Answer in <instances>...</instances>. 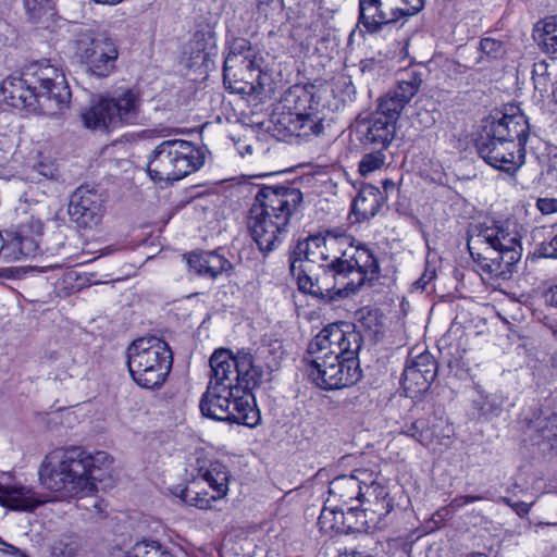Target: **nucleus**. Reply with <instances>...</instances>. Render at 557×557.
I'll list each match as a JSON object with an SVG mask.
<instances>
[{
	"mask_svg": "<svg viewBox=\"0 0 557 557\" xmlns=\"http://www.w3.org/2000/svg\"><path fill=\"white\" fill-rule=\"evenodd\" d=\"M321 263L317 269L300 267L297 284L300 292L321 298L348 296L377 278L380 263L374 251L342 233L321 234Z\"/></svg>",
	"mask_w": 557,
	"mask_h": 557,
	"instance_id": "1",
	"label": "nucleus"
},
{
	"mask_svg": "<svg viewBox=\"0 0 557 557\" xmlns=\"http://www.w3.org/2000/svg\"><path fill=\"white\" fill-rule=\"evenodd\" d=\"M362 335L350 323H332L309 343L308 375L321 389L336 391L355 385L362 375L358 354Z\"/></svg>",
	"mask_w": 557,
	"mask_h": 557,
	"instance_id": "2",
	"label": "nucleus"
},
{
	"mask_svg": "<svg viewBox=\"0 0 557 557\" xmlns=\"http://www.w3.org/2000/svg\"><path fill=\"white\" fill-rule=\"evenodd\" d=\"M106 451L94 454L78 446L49 451L38 468L40 484L61 497H84L97 491L98 471L111 466Z\"/></svg>",
	"mask_w": 557,
	"mask_h": 557,
	"instance_id": "3",
	"label": "nucleus"
},
{
	"mask_svg": "<svg viewBox=\"0 0 557 557\" xmlns=\"http://www.w3.org/2000/svg\"><path fill=\"white\" fill-rule=\"evenodd\" d=\"M302 201V194L290 186H263L249 210L248 230L263 252L274 250L284 239L290 216Z\"/></svg>",
	"mask_w": 557,
	"mask_h": 557,
	"instance_id": "4",
	"label": "nucleus"
},
{
	"mask_svg": "<svg viewBox=\"0 0 557 557\" xmlns=\"http://www.w3.org/2000/svg\"><path fill=\"white\" fill-rule=\"evenodd\" d=\"M70 99L64 74L47 61L30 64L22 76H9L0 85V102L17 109H35L45 102L61 108Z\"/></svg>",
	"mask_w": 557,
	"mask_h": 557,
	"instance_id": "5",
	"label": "nucleus"
},
{
	"mask_svg": "<svg viewBox=\"0 0 557 557\" xmlns=\"http://www.w3.org/2000/svg\"><path fill=\"white\" fill-rule=\"evenodd\" d=\"M467 245L481 275L488 280L509 278L522 256L518 232L499 222L476 225Z\"/></svg>",
	"mask_w": 557,
	"mask_h": 557,
	"instance_id": "6",
	"label": "nucleus"
},
{
	"mask_svg": "<svg viewBox=\"0 0 557 557\" xmlns=\"http://www.w3.org/2000/svg\"><path fill=\"white\" fill-rule=\"evenodd\" d=\"M199 407L205 417L216 421L248 428H256L261 421L252 393L231 383L224 370H211L210 382Z\"/></svg>",
	"mask_w": 557,
	"mask_h": 557,
	"instance_id": "7",
	"label": "nucleus"
},
{
	"mask_svg": "<svg viewBox=\"0 0 557 557\" xmlns=\"http://www.w3.org/2000/svg\"><path fill=\"white\" fill-rule=\"evenodd\" d=\"M203 164L205 153L200 147L189 140L170 139L154 148L147 172L153 182L170 183L197 172Z\"/></svg>",
	"mask_w": 557,
	"mask_h": 557,
	"instance_id": "8",
	"label": "nucleus"
},
{
	"mask_svg": "<svg viewBox=\"0 0 557 557\" xmlns=\"http://www.w3.org/2000/svg\"><path fill=\"white\" fill-rule=\"evenodd\" d=\"M271 352L269 346H261L253 354L248 349H239L235 354L228 349H218L210 358V367L211 370H224L231 383L251 393L262 383L265 371L278 366L276 359L268 360Z\"/></svg>",
	"mask_w": 557,
	"mask_h": 557,
	"instance_id": "9",
	"label": "nucleus"
},
{
	"mask_svg": "<svg viewBox=\"0 0 557 557\" xmlns=\"http://www.w3.org/2000/svg\"><path fill=\"white\" fill-rule=\"evenodd\" d=\"M127 357L131 376L145 388L159 387L172 369L170 346L154 336L134 341L127 349Z\"/></svg>",
	"mask_w": 557,
	"mask_h": 557,
	"instance_id": "10",
	"label": "nucleus"
},
{
	"mask_svg": "<svg viewBox=\"0 0 557 557\" xmlns=\"http://www.w3.org/2000/svg\"><path fill=\"white\" fill-rule=\"evenodd\" d=\"M141 106L140 94L135 88L119 87L100 96L82 113L84 125L90 129L106 131L123 124H135Z\"/></svg>",
	"mask_w": 557,
	"mask_h": 557,
	"instance_id": "11",
	"label": "nucleus"
},
{
	"mask_svg": "<svg viewBox=\"0 0 557 557\" xmlns=\"http://www.w3.org/2000/svg\"><path fill=\"white\" fill-rule=\"evenodd\" d=\"M193 479L176 494L185 504L209 509L213 502L227 495L230 473L225 465L216 460L200 459L194 465Z\"/></svg>",
	"mask_w": 557,
	"mask_h": 557,
	"instance_id": "12",
	"label": "nucleus"
},
{
	"mask_svg": "<svg viewBox=\"0 0 557 557\" xmlns=\"http://www.w3.org/2000/svg\"><path fill=\"white\" fill-rule=\"evenodd\" d=\"M358 23L367 33L375 35L399 20L419 13L424 0H358Z\"/></svg>",
	"mask_w": 557,
	"mask_h": 557,
	"instance_id": "13",
	"label": "nucleus"
},
{
	"mask_svg": "<svg viewBox=\"0 0 557 557\" xmlns=\"http://www.w3.org/2000/svg\"><path fill=\"white\" fill-rule=\"evenodd\" d=\"M74 45L75 55L85 65L88 74L104 78L115 72L119 49L112 38L84 32L78 35Z\"/></svg>",
	"mask_w": 557,
	"mask_h": 557,
	"instance_id": "14",
	"label": "nucleus"
},
{
	"mask_svg": "<svg viewBox=\"0 0 557 557\" xmlns=\"http://www.w3.org/2000/svg\"><path fill=\"white\" fill-rule=\"evenodd\" d=\"M480 157L491 166L507 173L516 172L524 162V149L516 141H503L493 136L481 135L476 143Z\"/></svg>",
	"mask_w": 557,
	"mask_h": 557,
	"instance_id": "15",
	"label": "nucleus"
},
{
	"mask_svg": "<svg viewBox=\"0 0 557 557\" xmlns=\"http://www.w3.org/2000/svg\"><path fill=\"white\" fill-rule=\"evenodd\" d=\"M44 224L30 219L21 224L14 233L7 234L5 261H16L24 257H35L41 251Z\"/></svg>",
	"mask_w": 557,
	"mask_h": 557,
	"instance_id": "16",
	"label": "nucleus"
},
{
	"mask_svg": "<svg viewBox=\"0 0 557 557\" xmlns=\"http://www.w3.org/2000/svg\"><path fill=\"white\" fill-rule=\"evenodd\" d=\"M69 215L78 227H97L103 216L101 196L85 186L76 188L70 197Z\"/></svg>",
	"mask_w": 557,
	"mask_h": 557,
	"instance_id": "17",
	"label": "nucleus"
},
{
	"mask_svg": "<svg viewBox=\"0 0 557 557\" xmlns=\"http://www.w3.org/2000/svg\"><path fill=\"white\" fill-rule=\"evenodd\" d=\"M403 434L416 440L429 449L436 450L447 447L453 428L444 419L437 417L419 418L403 426Z\"/></svg>",
	"mask_w": 557,
	"mask_h": 557,
	"instance_id": "18",
	"label": "nucleus"
},
{
	"mask_svg": "<svg viewBox=\"0 0 557 557\" xmlns=\"http://www.w3.org/2000/svg\"><path fill=\"white\" fill-rule=\"evenodd\" d=\"M437 375V363L429 351L413 357L403 373V386L407 396L414 398L426 392Z\"/></svg>",
	"mask_w": 557,
	"mask_h": 557,
	"instance_id": "19",
	"label": "nucleus"
},
{
	"mask_svg": "<svg viewBox=\"0 0 557 557\" xmlns=\"http://www.w3.org/2000/svg\"><path fill=\"white\" fill-rule=\"evenodd\" d=\"M484 134L503 141L513 140L518 148L524 149L529 136V123L522 113H505L498 120H492L484 126Z\"/></svg>",
	"mask_w": 557,
	"mask_h": 557,
	"instance_id": "20",
	"label": "nucleus"
},
{
	"mask_svg": "<svg viewBox=\"0 0 557 557\" xmlns=\"http://www.w3.org/2000/svg\"><path fill=\"white\" fill-rule=\"evenodd\" d=\"M371 480V471L368 469H355L350 474L338 475L330 482L327 502L333 499L348 504L351 500H360L363 495L362 484H368Z\"/></svg>",
	"mask_w": 557,
	"mask_h": 557,
	"instance_id": "21",
	"label": "nucleus"
},
{
	"mask_svg": "<svg viewBox=\"0 0 557 557\" xmlns=\"http://www.w3.org/2000/svg\"><path fill=\"white\" fill-rule=\"evenodd\" d=\"M46 503L33 487L17 482L0 480V505L10 510L33 511Z\"/></svg>",
	"mask_w": 557,
	"mask_h": 557,
	"instance_id": "22",
	"label": "nucleus"
},
{
	"mask_svg": "<svg viewBox=\"0 0 557 557\" xmlns=\"http://www.w3.org/2000/svg\"><path fill=\"white\" fill-rule=\"evenodd\" d=\"M357 132L363 144L385 149L394 139L396 125L384 115L373 113L371 116L358 122Z\"/></svg>",
	"mask_w": 557,
	"mask_h": 557,
	"instance_id": "23",
	"label": "nucleus"
},
{
	"mask_svg": "<svg viewBox=\"0 0 557 557\" xmlns=\"http://www.w3.org/2000/svg\"><path fill=\"white\" fill-rule=\"evenodd\" d=\"M187 264L189 270L196 274L211 278H215L232 269V263L218 251L190 252L187 256Z\"/></svg>",
	"mask_w": 557,
	"mask_h": 557,
	"instance_id": "24",
	"label": "nucleus"
},
{
	"mask_svg": "<svg viewBox=\"0 0 557 557\" xmlns=\"http://www.w3.org/2000/svg\"><path fill=\"white\" fill-rule=\"evenodd\" d=\"M280 124L290 134L297 137L309 139L323 133V119L317 113L308 110L295 115H284L283 121L277 120Z\"/></svg>",
	"mask_w": 557,
	"mask_h": 557,
	"instance_id": "25",
	"label": "nucleus"
},
{
	"mask_svg": "<svg viewBox=\"0 0 557 557\" xmlns=\"http://www.w3.org/2000/svg\"><path fill=\"white\" fill-rule=\"evenodd\" d=\"M321 234L309 236L302 242H298L290 258V272L297 277L300 267H312L317 269L321 263Z\"/></svg>",
	"mask_w": 557,
	"mask_h": 557,
	"instance_id": "26",
	"label": "nucleus"
},
{
	"mask_svg": "<svg viewBox=\"0 0 557 557\" xmlns=\"http://www.w3.org/2000/svg\"><path fill=\"white\" fill-rule=\"evenodd\" d=\"M371 481L362 484L363 495L370 504V512L379 519L386 517L394 508L393 499L389 498L387 488L377 481V475L371 471Z\"/></svg>",
	"mask_w": 557,
	"mask_h": 557,
	"instance_id": "27",
	"label": "nucleus"
},
{
	"mask_svg": "<svg viewBox=\"0 0 557 557\" xmlns=\"http://www.w3.org/2000/svg\"><path fill=\"white\" fill-rule=\"evenodd\" d=\"M384 202L382 191L370 184L363 185L352 202V213L358 222L373 218Z\"/></svg>",
	"mask_w": 557,
	"mask_h": 557,
	"instance_id": "28",
	"label": "nucleus"
},
{
	"mask_svg": "<svg viewBox=\"0 0 557 557\" xmlns=\"http://www.w3.org/2000/svg\"><path fill=\"white\" fill-rule=\"evenodd\" d=\"M311 102L312 96L308 90L297 86L290 88L282 99L284 111L278 120L283 121L284 115L296 116V113H304L308 110H312Z\"/></svg>",
	"mask_w": 557,
	"mask_h": 557,
	"instance_id": "29",
	"label": "nucleus"
},
{
	"mask_svg": "<svg viewBox=\"0 0 557 557\" xmlns=\"http://www.w3.org/2000/svg\"><path fill=\"white\" fill-rule=\"evenodd\" d=\"M351 516L345 517L344 509L324 507L319 516L318 525L325 535L332 536L338 533H348L345 521L351 522Z\"/></svg>",
	"mask_w": 557,
	"mask_h": 557,
	"instance_id": "30",
	"label": "nucleus"
},
{
	"mask_svg": "<svg viewBox=\"0 0 557 557\" xmlns=\"http://www.w3.org/2000/svg\"><path fill=\"white\" fill-rule=\"evenodd\" d=\"M190 46L191 57L206 61L209 57L216 54L215 33L210 26L197 29L193 36Z\"/></svg>",
	"mask_w": 557,
	"mask_h": 557,
	"instance_id": "31",
	"label": "nucleus"
},
{
	"mask_svg": "<svg viewBox=\"0 0 557 557\" xmlns=\"http://www.w3.org/2000/svg\"><path fill=\"white\" fill-rule=\"evenodd\" d=\"M253 53L250 45L245 39H237L233 42L230 52L224 61V76L226 73L235 66H243L246 70L251 71L255 67L252 61Z\"/></svg>",
	"mask_w": 557,
	"mask_h": 557,
	"instance_id": "32",
	"label": "nucleus"
},
{
	"mask_svg": "<svg viewBox=\"0 0 557 557\" xmlns=\"http://www.w3.org/2000/svg\"><path fill=\"white\" fill-rule=\"evenodd\" d=\"M24 8L28 18L44 27H49L57 14L54 0H24Z\"/></svg>",
	"mask_w": 557,
	"mask_h": 557,
	"instance_id": "33",
	"label": "nucleus"
},
{
	"mask_svg": "<svg viewBox=\"0 0 557 557\" xmlns=\"http://www.w3.org/2000/svg\"><path fill=\"white\" fill-rule=\"evenodd\" d=\"M534 87L541 94L546 92L550 84L557 83V59L535 62L532 70Z\"/></svg>",
	"mask_w": 557,
	"mask_h": 557,
	"instance_id": "34",
	"label": "nucleus"
},
{
	"mask_svg": "<svg viewBox=\"0 0 557 557\" xmlns=\"http://www.w3.org/2000/svg\"><path fill=\"white\" fill-rule=\"evenodd\" d=\"M344 516H351V522L345 521L348 533L368 530L381 521V519L370 512V508L358 509L357 507H348L347 510H344Z\"/></svg>",
	"mask_w": 557,
	"mask_h": 557,
	"instance_id": "35",
	"label": "nucleus"
},
{
	"mask_svg": "<svg viewBox=\"0 0 557 557\" xmlns=\"http://www.w3.org/2000/svg\"><path fill=\"white\" fill-rule=\"evenodd\" d=\"M422 83L421 75L416 71H407L399 75L397 87L393 92L408 103L419 91Z\"/></svg>",
	"mask_w": 557,
	"mask_h": 557,
	"instance_id": "36",
	"label": "nucleus"
},
{
	"mask_svg": "<svg viewBox=\"0 0 557 557\" xmlns=\"http://www.w3.org/2000/svg\"><path fill=\"white\" fill-rule=\"evenodd\" d=\"M406 104L407 103L403 99L391 91L381 99L375 113L384 115L389 122L396 125V122Z\"/></svg>",
	"mask_w": 557,
	"mask_h": 557,
	"instance_id": "37",
	"label": "nucleus"
},
{
	"mask_svg": "<svg viewBox=\"0 0 557 557\" xmlns=\"http://www.w3.org/2000/svg\"><path fill=\"white\" fill-rule=\"evenodd\" d=\"M126 557H173L161 544L156 541H141L133 545Z\"/></svg>",
	"mask_w": 557,
	"mask_h": 557,
	"instance_id": "38",
	"label": "nucleus"
},
{
	"mask_svg": "<svg viewBox=\"0 0 557 557\" xmlns=\"http://www.w3.org/2000/svg\"><path fill=\"white\" fill-rule=\"evenodd\" d=\"M541 42L547 53H557V17H550L544 22Z\"/></svg>",
	"mask_w": 557,
	"mask_h": 557,
	"instance_id": "39",
	"label": "nucleus"
},
{
	"mask_svg": "<svg viewBox=\"0 0 557 557\" xmlns=\"http://www.w3.org/2000/svg\"><path fill=\"white\" fill-rule=\"evenodd\" d=\"M383 149L376 148L375 151L366 153L359 162V172L361 175H368L379 169L385 163V154Z\"/></svg>",
	"mask_w": 557,
	"mask_h": 557,
	"instance_id": "40",
	"label": "nucleus"
},
{
	"mask_svg": "<svg viewBox=\"0 0 557 557\" xmlns=\"http://www.w3.org/2000/svg\"><path fill=\"white\" fill-rule=\"evenodd\" d=\"M482 417L492 419L498 417L502 412V404L495 396H485L481 400L475 401Z\"/></svg>",
	"mask_w": 557,
	"mask_h": 557,
	"instance_id": "41",
	"label": "nucleus"
},
{
	"mask_svg": "<svg viewBox=\"0 0 557 557\" xmlns=\"http://www.w3.org/2000/svg\"><path fill=\"white\" fill-rule=\"evenodd\" d=\"M33 170L47 180L58 181L60 178L58 164L48 157H44L36 162Z\"/></svg>",
	"mask_w": 557,
	"mask_h": 557,
	"instance_id": "42",
	"label": "nucleus"
},
{
	"mask_svg": "<svg viewBox=\"0 0 557 557\" xmlns=\"http://www.w3.org/2000/svg\"><path fill=\"white\" fill-rule=\"evenodd\" d=\"M78 545L70 536H64L52 545V555L54 557H74L77 552Z\"/></svg>",
	"mask_w": 557,
	"mask_h": 557,
	"instance_id": "43",
	"label": "nucleus"
},
{
	"mask_svg": "<svg viewBox=\"0 0 557 557\" xmlns=\"http://www.w3.org/2000/svg\"><path fill=\"white\" fill-rule=\"evenodd\" d=\"M480 50L490 59H499L506 52L504 44L494 38H483L480 41Z\"/></svg>",
	"mask_w": 557,
	"mask_h": 557,
	"instance_id": "44",
	"label": "nucleus"
},
{
	"mask_svg": "<svg viewBox=\"0 0 557 557\" xmlns=\"http://www.w3.org/2000/svg\"><path fill=\"white\" fill-rule=\"evenodd\" d=\"M0 557H28V555L0 539Z\"/></svg>",
	"mask_w": 557,
	"mask_h": 557,
	"instance_id": "45",
	"label": "nucleus"
},
{
	"mask_svg": "<svg viewBox=\"0 0 557 557\" xmlns=\"http://www.w3.org/2000/svg\"><path fill=\"white\" fill-rule=\"evenodd\" d=\"M483 498L484 497L480 495L457 496L450 502L449 508L456 511L468 504L482 500Z\"/></svg>",
	"mask_w": 557,
	"mask_h": 557,
	"instance_id": "46",
	"label": "nucleus"
},
{
	"mask_svg": "<svg viewBox=\"0 0 557 557\" xmlns=\"http://www.w3.org/2000/svg\"><path fill=\"white\" fill-rule=\"evenodd\" d=\"M536 206L542 213L550 214L557 211V199H539Z\"/></svg>",
	"mask_w": 557,
	"mask_h": 557,
	"instance_id": "47",
	"label": "nucleus"
},
{
	"mask_svg": "<svg viewBox=\"0 0 557 557\" xmlns=\"http://www.w3.org/2000/svg\"><path fill=\"white\" fill-rule=\"evenodd\" d=\"M542 255L546 258H557V235L542 245Z\"/></svg>",
	"mask_w": 557,
	"mask_h": 557,
	"instance_id": "48",
	"label": "nucleus"
},
{
	"mask_svg": "<svg viewBox=\"0 0 557 557\" xmlns=\"http://www.w3.org/2000/svg\"><path fill=\"white\" fill-rule=\"evenodd\" d=\"M545 299L549 306L557 308V285L548 289L545 295Z\"/></svg>",
	"mask_w": 557,
	"mask_h": 557,
	"instance_id": "49",
	"label": "nucleus"
},
{
	"mask_svg": "<svg viewBox=\"0 0 557 557\" xmlns=\"http://www.w3.org/2000/svg\"><path fill=\"white\" fill-rule=\"evenodd\" d=\"M434 273H424L416 283V288L425 289L426 285L433 280Z\"/></svg>",
	"mask_w": 557,
	"mask_h": 557,
	"instance_id": "50",
	"label": "nucleus"
},
{
	"mask_svg": "<svg viewBox=\"0 0 557 557\" xmlns=\"http://www.w3.org/2000/svg\"><path fill=\"white\" fill-rule=\"evenodd\" d=\"M511 508L519 515L524 516L530 511V505L524 502H517L511 505Z\"/></svg>",
	"mask_w": 557,
	"mask_h": 557,
	"instance_id": "51",
	"label": "nucleus"
},
{
	"mask_svg": "<svg viewBox=\"0 0 557 557\" xmlns=\"http://www.w3.org/2000/svg\"><path fill=\"white\" fill-rule=\"evenodd\" d=\"M382 185H383V188H384L385 191L395 188V183L393 181H389V180H384L382 182Z\"/></svg>",
	"mask_w": 557,
	"mask_h": 557,
	"instance_id": "52",
	"label": "nucleus"
},
{
	"mask_svg": "<svg viewBox=\"0 0 557 557\" xmlns=\"http://www.w3.org/2000/svg\"><path fill=\"white\" fill-rule=\"evenodd\" d=\"M372 64H373V62H372V61H370V60L361 61V62H360L361 71H362V72H366L367 70H369V69H370V66H371Z\"/></svg>",
	"mask_w": 557,
	"mask_h": 557,
	"instance_id": "53",
	"label": "nucleus"
},
{
	"mask_svg": "<svg viewBox=\"0 0 557 557\" xmlns=\"http://www.w3.org/2000/svg\"><path fill=\"white\" fill-rule=\"evenodd\" d=\"M95 2L97 3H102V4H117L120 3L122 0H94Z\"/></svg>",
	"mask_w": 557,
	"mask_h": 557,
	"instance_id": "54",
	"label": "nucleus"
},
{
	"mask_svg": "<svg viewBox=\"0 0 557 557\" xmlns=\"http://www.w3.org/2000/svg\"><path fill=\"white\" fill-rule=\"evenodd\" d=\"M467 557H488V556L484 553H472V554L468 555Z\"/></svg>",
	"mask_w": 557,
	"mask_h": 557,
	"instance_id": "55",
	"label": "nucleus"
},
{
	"mask_svg": "<svg viewBox=\"0 0 557 557\" xmlns=\"http://www.w3.org/2000/svg\"><path fill=\"white\" fill-rule=\"evenodd\" d=\"M553 99H554L555 103L557 104V87L553 91Z\"/></svg>",
	"mask_w": 557,
	"mask_h": 557,
	"instance_id": "56",
	"label": "nucleus"
},
{
	"mask_svg": "<svg viewBox=\"0 0 557 557\" xmlns=\"http://www.w3.org/2000/svg\"><path fill=\"white\" fill-rule=\"evenodd\" d=\"M504 502H505L507 505H509L510 507H511V505L513 504V503H512L510 499H508V498H505V499H504Z\"/></svg>",
	"mask_w": 557,
	"mask_h": 557,
	"instance_id": "57",
	"label": "nucleus"
},
{
	"mask_svg": "<svg viewBox=\"0 0 557 557\" xmlns=\"http://www.w3.org/2000/svg\"><path fill=\"white\" fill-rule=\"evenodd\" d=\"M553 334L557 338V327L553 330Z\"/></svg>",
	"mask_w": 557,
	"mask_h": 557,
	"instance_id": "58",
	"label": "nucleus"
},
{
	"mask_svg": "<svg viewBox=\"0 0 557 557\" xmlns=\"http://www.w3.org/2000/svg\"><path fill=\"white\" fill-rule=\"evenodd\" d=\"M556 158H557V153H556Z\"/></svg>",
	"mask_w": 557,
	"mask_h": 557,
	"instance_id": "59",
	"label": "nucleus"
}]
</instances>
